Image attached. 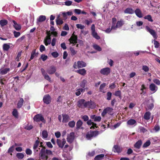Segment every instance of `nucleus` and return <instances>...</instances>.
<instances>
[{
	"mask_svg": "<svg viewBox=\"0 0 160 160\" xmlns=\"http://www.w3.org/2000/svg\"><path fill=\"white\" fill-rule=\"evenodd\" d=\"M87 65L86 63L83 61H78L77 62H74L73 67L74 68H80L85 67Z\"/></svg>",
	"mask_w": 160,
	"mask_h": 160,
	"instance_id": "f257e3e1",
	"label": "nucleus"
},
{
	"mask_svg": "<svg viewBox=\"0 0 160 160\" xmlns=\"http://www.w3.org/2000/svg\"><path fill=\"white\" fill-rule=\"evenodd\" d=\"M98 134V132L97 131H90L87 134L86 138L88 140H90L92 138L97 136Z\"/></svg>",
	"mask_w": 160,
	"mask_h": 160,
	"instance_id": "f03ea898",
	"label": "nucleus"
},
{
	"mask_svg": "<svg viewBox=\"0 0 160 160\" xmlns=\"http://www.w3.org/2000/svg\"><path fill=\"white\" fill-rule=\"evenodd\" d=\"M113 109L112 108L107 107L103 110L101 114L102 116L104 117L107 113L112 115L113 114Z\"/></svg>",
	"mask_w": 160,
	"mask_h": 160,
	"instance_id": "7ed1b4c3",
	"label": "nucleus"
},
{
	"mask_svg": "<svg viewBox=\"0 0 160 160\" xmlns=\"http://www.w3.org/2000/svg\"><path fill=\"white\" fill-rule=\"evenodd\" d=\"M33 120L37 122L41 121L44 123H45L46 121L42 115L40 114L36 115L33 118Z\"/></svg>",
	"mask_w": 160,
	"mask_h": 160,
	"instance_id": "20e7f679",
	"label": "nucleus"
},
{
	"mask_svg": "<svg viewBox=\"0 0 160 160\" xmlns=\"http://www.w3.org/2000/svg\"><path fill=\"white\" fill-rule=\"evenodd\" d=\"M40 158L44 160H47L48 157L45 152V148H42L40 153Z\"/></svg>",
	"mask_w": 160,
	"mask_h": 160,
	"instance_id": "39448f33",
	"label": "nucleus"
},
{
	"mask_svg": "<svg viewBox=\"0 0 160 160\" xmlns=\"http://www.w3.org/2000/svg\"><path fill=\"white\" fill-rule=\"evenodd\" d=\"M78 106L80 108H87V102L83 99L79 100L78 102Z\"/></svg>",
	"mask_w": 160,
	"mask_h": 160,
	"instance_id": "423d86ee",
	"label": "nucleus"
},
{
	"mask_svg": "<svg viewBox=\"0 0 160 160\" xmlns=\"http://www.w3.org/2000/svg\"><path fill=\"white\" fill-rule=\"evenodd\" d=\"M91 30L92 31V35L94 38L97 39H99L100 38V37L98 35L97 33L95 31V28L94 24H92L91 27Z\"/></svg>",
	"mask_w": 160,
	"mask_h": 160,
	"instance_id": "0eeeda50",
	"label": "nucleus"
},
{
	"mask_svg": "<svg viewBox=\"0 0 160 160\" xmlns=\"http://www.w3.org/2000/svg\"><path fill=\"white\" fill-rule=\"evenodd\" d=\"M145 28L147 31L150 33L154 38L155 39L157 38V36L156 33L154 30L151 29L148 26H146Z\"/></svg>",
	"mask_w": 160,
	"mask_h": 160,
	"instance_id": "6e6552de",
	"label": "nucleus"
},
{
	"mask_svg": "<svg viewBox=\"0 0 160 160\" xmlns=\"http://www.w3.org/2000/svg\"><path fill=\"white\" fill-rule=\"evenodd\" d=\"M124 23V21L122 19H121L119 21H118L115 25L113 24V27L116 30L117 28L121 27Z\"/></svg>",
	"mask_w": 160,
	"mask_h": 160,
	"instance_id": "1a4fd4ad",
	"label": "nucleus"
},
{
	"mask_svg": "<svg viewBox=\"0 0 160 160\" xmlns=\"http://www.w3.org/2000/svg\"><path fill=\"white\" fill-rule=\"evenodd\" d=\"M43 102L47 104H49L51 102V98L50 96L48 94L44 95L43 98Z\"/></svg>",
	"mask_w": 160,
	"mask_h": 160,
	"instance_id": "9d476101",
	"label": "nucleus"
},
{
	"mask_svg": "<svg viewBox=\"0 0 160 160\" xmlns=\"http://www.w3.org/2000/svg\"><path fill=\"white\" fill-rule=\"evenodd\" d=\"M110 69L109 68L107 67L102 69L100 72L102 75H107L110 73Z\"/></svg>",
	"mask_w": 160,
	"mask_h": 160,
	"instance_id": "9b49d317",
	"label": "nucleus"
},
{
	"mask_svg": "<svg viewBox=\"0 0 160 160\" xmlns=\"http://www.w3.org/2000/svg\"><path fill=\"white\" fill-rule=\"evenodd\" d=\"M137 124L136 121L132 119H129L127 122V124L129 127H133L135 126Z\"/></svg>",
	"mask_w": 160,
	"mask_h": 160,
	"instance_id": "f8f14e48",
	"label": "nucleus"
},
{
	"mask_svg": "<svg viewBox=\"0 0 160 160\" xmlns=\"http://www.w3.org/2000/svg\"><path fill=\"white\" fill-rule=\"evenodd\" d=\"M66 142V140L63 138L62 140L60 139H57V143L58 146L61 148H62L64 144Z\"/></svg>",
	"mask_w": 160,
	"mask_h": 160,
	"instance_id": "ddd939ff",
	"label": "nucleus"
},
{
	"mask_svg": "<svg viewBox=\"0 0 160 160\" xmlns=\"http://www.w3.org/2000/svg\"><path fill=\"white\" fill-rule=\"evenodd\" d=\"M41 70L42 74L43 76L44 77V78L47 80L49 82H51L52 81L51 80V78L46 73L44 69L42 68Z\"/></svg>",
	"mask_w": 160,
	"mask_h": 160,
	"instance_id": "4468645a",
	"label": "nucleus"
},
{
	"mask_svg": "<svg viewBox=\"0 0 160 160\" xmlns=\"http://www.w3.org/2000/svg\"><path fill=\"white\" fill-rule=\"evenodd\" d=\"M77 37L73 33L71 38L69 39V41L70 43L73 44L74 45L77 42Z\"/></svg>",
	"mask_w": 160,
	"mask_h": 160,
	"instance_id": "2eb2a0df",
	"label": "nucleus"
},
{
	"mask_svg": "<svg viewBox=\"0 0 160 160\" xmlns=\"http://www.w3.org/2000/svg\"><path fill=\"white\" fill-rule=\"evenodd\" d=\"M56 71V68L53 66H52L47 69V72L49 74H52L54 73Z\"/></svg>",
	"mask_w": 160,
	"mask_h": 160,
	"instance_id": "dca6fc26",
	"label": "nucleus"
},
{
	"mask_svg": "<svg viewBox=\"0 0 160 160\" xmlns=\"http://www.w3.org/2000/svg\"><path fill=\"white\" fill-rule=\"evenodd\" d=\"M46 19V17L44 15H40L37 19V24L39 25L41 22H44Z\"/></svg>",
	"mask_w": 160,
	"mask_h": 160,
	"instance_id": "f3484780",
	"label": "nucleus"
},
{
	"mask_svg": "<svg viewBox=\"0 0 160 160\" xmlns=\"http://www.w3.org/2000/svg\"><path fill=\"white\" fill-rule=\"evenodd\" d=\"M74 138V133L73 132H71L68 135L67 138V141L69 143H72Z\"/></svg>",
	"mask_w": 160,
	"mask_h": 160,
	"instance_id": "a211bd4d",
	"label": "nucleus"
},
{
	"mask_svg": "<svg viewBox=\"0 0 160 160\" xmlns=\"http://www.w3.org/2000/svg\"><path fill=\"white\" fill-rule=\"evenodd\" d=\"M96 107L95 103L93 101H90L87 102V108H94Z\"/></svg>",
	"mask_w": 160,
	"mask_h": 160,
	"instance_id": "6ab92c4d",
	"label": "nucleus"
},
{
	"mask_svg": "<svg viewBox=\"0 0 160 160\" xmlns=\"http://www.w3.org/2000/svg\"><path fill=\"white\" fill-rule=\"evenodd\" d=\"M122 150V148L120 146L118 145H114L112 149L114 152H120Z\"/></svg>",
	"mask_w": 160,
	"mask_h": 160,
	"instance_id": "aec40b11",
	"label": "nucleus"
},
{
	"mask_svg": "<svg viewBox=\"0 0 160 160\" xmlns=\"http://www.w3.org/2000/svg\"><path fill=\"white\" fill-rule=\"evenodd\" d=\"M62 122L63 123H66L68 122L69 120V117L67 114H62Z\"/></svg>",
	"mask_w": 160,
	"mask_h": 160,
	"instance_id": "412c9836",
	"label": "nucleus"
},
{
	"mask_svg": "<svg viewBox=\"0 0 160 160\" xmlns=\"http://www.w3.org/2000/svg\"><path fill=\"white\" fill-rule=\"evenodd\" d=\"M149 88L153 92V93L155 92L158 89V87L153 83H152L150 85Z\"/></svg>",
	"mask_w": 160,
	"mask_h": 160,
	"instance_id": "4be33fe9",
	"label": "nucleus"
},
{
	"mask_svg": "<svg viewBox=\"0 0 160 160\" xmlns=\"http://www.w3.org/2000/svg\"><path fill=\"white\" fill-rule=\"evenodd\" d=\"M10 68H2L0 69V73L1 74L4 75L9 71Z\"/></svg>",
	"mask_w": 160,
	"mask_h": 160,
	"instance_id": "5701e85b",
	"label": "nucleus"
},
{
	"mask_svg": "<svg viewBox=\"0 0 160 160\" xmlns=\"http://www.w3.org/2000/svg\"><path fill=\"white\" fill-rule=\"evenodd\" d=\"M44 43L46 46L50 44L51 42V39L50 35H48L47 36L44 40Z\"/></svg>",
	"mask_w": 160,
	"mask_h": 160,
	"instance_id": "b1692460",
	"label": "nucleus"
},
{
	"mask_svg": "<svg viewBox=\"0 0 160 160\" xmlns=\"http://www.w3.org/2000/svg\"><path fill=\"white\" fill-rule=\"evenodd\" d=\"M113 25H111V28H108L106 29L103 30V31L107 33H109L111 32H113L116 30L113 27Z\"/></svg>",
	"mask_w": 160,
	"mask_h": 160,
	"instance_id": "393cba45",
	"label": "nucleus"
},
{
	"mask_svg": "<svg viewBox=\"0 0 160 160\" xmlns=\"http://www.w3.org/2000/svg\"><path fill=\"white\" fill-rule=\"evenodd\" d=\"M87 123L88 125H92L90 127L91 129L94 128H97L96 124L92 122L91 120L88 121Z\"/></svg>",
	"mask_w": 160,
	"mask_h": 160,
	"instance_id": "a878e982",
	"label": "nucleus"
},
{
	"mask_svg": "<svg viewBox=\"0 0 160 160\" xmlns=\"http://www.w3.org/2000/svg\"><path fill=\"white\" fill-rule=\"evenodd\" d=\"M41 135L43 139L45 140L47 139L48 134L47 131L45 130H43L42 132Z\"/></svg>",
	"mask_w": 160,
	"mask_h": 160,
	"instance_id": "bb28decb",
	"label": "nucleus"
},
{
	"mask_svg": "<svg viewBox=\"0 0 160 160\" xmlns=\"http://www.w3.org/2000/svg\"><path fill=\"white\" fill-rule=\"evenodd\" d=\"M76 72L79 73L82 75H84L86 73V71L84 68L79 69L77 70Z\"/></svg>",
	"mask_w": 160,
	"mask_h": 160,
	"instance_id": "cd10ccee",
	"label": "nucleus"
},
{
	"mask_svg": "<svg viewBox=\"0 0 160 160\" xmlns=\"http://www.w3.org/2000/svg\"><path fill=\"white\" fill-rule=\"evenodd\" d=\"M136 15L138 17L141 18L142 17V15L141 11L140 9L137 8L135 11Z\"/></svg>",
	"mask_w": 160,
	"mask_h": 160,
	"instance_id": "c85d7f7f",
	"label": "nucleus"
},
{
	"mask_svg": "<svg viewBox=\"0 0 160 160\" xmlns=\"http://www.w3.org/2000/svg\"><path fill=\"white\" fill-rule=\"evenodd\" d=\"M85 88H80L76 90L75 94L77 96H79L81 93V92L85 91Z\"/></svg>",
	"mask_w": 160,
	"mask_h": 160,
	"instance_id": "c756f323",
	"label": "nucleus"
},
{
	"mask_svg": "<svg viewBox=\"0 0 160 160\" xmlns=\"http://www.w3.org/2000/svg\"><path fill=\"white\" fill-rule=\"evenodd\" d=\"M39 142L38 140H37L34 145L33 148L34 149V152L36 153L38 151V146L39 144Z\"/></svg>",
	"mask_w": 160,
	"mask_h": 160,
	"instance_id": "7c9ffc66",
	"label": "nucleus"
},
{
	"mask_svg": "<svg viewBox=\"0 0 160 160\" xmlns=\"http://www.w3.org/2000/svg\"><path fill=\"white\" fill-rule=\"evenodd\" d=\"M105 156L104 154H100L96 156L95 158V160H103Z\"/></svg>",
	"mask_w": 160,
	"mask_h": 160,
	"instance_id": "2f4dec72",
	"label": "nucleus"
},
{
	"mask_svg": "<svg viewBox=\"0 0 160 160\" xmlns=\"http://www.w3.org/2000/svg\"><path fill=\"white\" fill-rule=\"evenodd\" d=\"M142 144V142L141 140L138 141L134 144V147L135 148L139 149Z\"/></svg>",
	"mask_w": 160,
	"mask_h": 160,
	"instance_id": "473e14b6",
	"label": "nucleus"
},
{
	"mask_svg": "<svg viewBox=\"0 0 160 160\" xmlns=\"http://www.w3.org/2000/svg\"><path fill=\"white\" fill-rule=\"evenodd\" d=\"M60 15H58L56 19V23L57 25H61L63 22L62 19L60 18Z\"/></svg>",
	"mask_w": 160,
	"mask_h": 160,
	"instance_id": "72a5a7b5",
	"label": "nucleus"
},
{
	"mask_svg": "<svg viewBox=\"0 0 160 160\" xmlns=\"http://www.w3.org/2000/svg\"><path fill=\"white\" fill-rule=\"evenodd\" d=\"M13 27L16 30H19L21 29V26L19 24H17L14 21H13Z\"/></svg>",
	"mask_w": 160,
	"mask_h": 160,
	"instance_id": "f704fd0d",
	"label": "nucleus"
},
{
	"mask_svg": "<svg viewBox=\"0 0 160 160\" xmlns=\"http://www.w3.org/2000/svg\"><path fill=\"white\" fill-rule=\"evenodd\" d=\"M38 54V53L36 52V49H34L33 50L31 53V56L30 57V59L32 60L33 59V58L35 57H37Z\"/></svg>",
	"mask_w": 160,
	"mask_h": 160,
	"instance_id": "c9c22d12",
	"label": "nucleus"
},
{
	"mask_svg": "<svg viewBox=\"0 0 160 160\" xmlns=\"http://www.w3.org/2000/svg\"><path fill=\"white\" fill-rule=\"evenodd\" d=\"M11 44V43H5L3 44V48L4 51H8L10 48V45Z\"/></svg>",
	"mask_w": 160,
	"mask_h": 160,
	"instance_id": "e433bc0d",
	"label": "nucleus"
},
{
	"mask_svg": "<svg viewBox=\"0 0 160 160\" xmlns=\"http://www.w3.org/2000/svg\"><path fill=\"white\" fill-rule=\"evenodd\" d=\"M134 12V11L131 8H127L124 11V12L126 13L129 14H133Z\"/></svg>",
	"mask_w": 160,
	"mask_h": 160,
	"instance_id": "4c0bfd02",
	"label": "nucleus"
},
{
	"mask_svg": "<svg viewBox=\"0 0 160 160\" xmlns=\"http://www.w3.org/2000/svg\"><path fill=\"white\" fill-rule=\"evenodd\" d=\"M8 23V21L5 19H2L0 21V25L1 27H3Z\"/></svg>",
	"mask_w": 160,
	"mask_h": 160,
	"instance_id": "58836bf2",
	"label": "nucleus"
},
{
	"mask_svg": "<svg viewBox=\"0 0 160 160\" xmlns=\"http://www.w3.org/2000/svg\"><path fill=\"white\" fill-rule=\"evenodd\" d=\"M62 0H52L53 4L58 5H64L63 3L62 2Z\"/></svg>",
	"mask_w": 160,
	"mask_h": 160,
	"instance_id": "ea45409f",
	"label": "nucleus"
},
{
	"mask_svg": "<svg viewBox=\"0 0 160 160\" xmlns=\"http://www.w3.org/2000/svg\"><path fill=\"white\" fill-rule=\"evenodd\" d=\"M24 102V100L22 98H21L20 99L18 104V108H20L22 106Z\"/></svg>",
	"mask_w": 160,
	"mask_h": 160,
	"instance_id": "a19ab883",
	"label": "nucleus"
},
{
	"mask_svg": "<svg viewBox=\"0 0 160 160\" xmlns=\"http://www.w3.org/2000/svg\"><path fill=\"white\" fill-rule=\"evenodd\" d=\"M87 82V81L85 80H83L79 84V85L80 86V87L81 88H84L85 87V85L86 84Z\"/></svg>",
	"mask_w": 160,
	"mask_h": 160,
	"instance_id": "79ce46f5",
	"label": "nucleus"
},
{
	"mask_svg": "<svg viewBox=\"0 0 160 160\" xmlns=\"http://www.w3.org/2000/svg\"><path fill=\"white\" fill-rule=\"evenodd\" d=\"M151 113L149 112H147L144 115V118L146 120H149L150 118Z\"/></svg>",
	"mask_w": 160,
	"mask_h": 160,
	"instance_id": "37998d69",
	"label": "nucleus"
},
{
	"mask_svg": "<svg viewBox=\"0 0 160 160\" xmlns=\"http://www.w3.org/2000/svg\"><path fill=\"white\" fill-rule=\"evenodd\" d=\"M82 124V122L81 120H78L77 122L76 126L77 129L80 128Z\"/></svg>",
	"mask_w": 160,
	"mask_h": 160,
	"instance_id": "c03bdc74",
	"label": "nucleus"
},
{
	"mask_svg": "<svg viewBox=\"0 0 160 160\" xmlns=\"http://www.w3.org/2000/svg\"><path fill=\"white\" fill-rule=\"evenodd\" d=\"M93 47L95 50H97L98 51H100L102 50V48H101L96 44H93Z\"/></svg>",
	"mask_w": 160,
	"mask_h": 160,
	"instance_id": "a18cd8bd",
	"label": "nucleus"
},
{
	"mask_svg": "<svg viewBox=\"0 0 160 160\" xmlns=\"http://www.w3.org/2000/svg\"><path fill=\"white\" fill-rule=\"evenodd\" d=\"M151 144V142L150 140L147 141L143 145V147L146 148L149 146Z\"/></svg>",
	"mask_w": 160,
	"mask_h": 160,
	"instance_id": "49530a36",
	"label": "nucleus"
},
{
	"mask_svg": "<svg viewBox=\"0 0 160 160\" xmlns=\"http://www.w3.org/2000/svg\"><path fill=\"white\" fill-rule=\"evenodd\" d=\"M144 18L146 19H147L150 22H152L153 21L152 17L150 15H148L145 16L144 17Z\"/></svg>",
	"mask_w": 160,
	"mask_h": 160,
	"instance_id": "de8ad7c7",
	"label": "nucleus"
},
{
	"mask_svg": "<svg viewBox=\"0 0 160 160\" xmlns=\"http://www.w3.org/2000/svg\"><path fill=\"white\" fill-rule=\"evenodd\" d=\"M75 122L74 121H70L68 123L69 127L72 128H73L75 126Z\"/></svg>",
	"mask_w": 160,
	"mask_h": 160,
	"instance_id": "09e8293b",
	"label": "nucleus"
},
{
	"mask_svg": "<svg viewBox=\"0 0 160 160\" xmlns=\"http://www.w3.org/2000/svg\"><path fill=\"white\" fill-rule=\"evenodd\" d=\"M16 156L19 159H21L24 158V155L22 153H18L16 154Z\"/></svg>",
	"mask_w": 160,
	"mask_h": 160,
	"instance_id": "8fccbe9b",
	"label": "nucleus"
},
{
	"mask_svg": "<svg viewBox=\"0 0 160 160\" xmlns=\"http://www.w3.org/2000/svg\"><path fill=\"white\" fill-rule=\"evenodd\" d=\"M105 86L106 84L105 83H102L100 85L99 89L101 92H105L103 90V89L105 87Z\"/></svg>",
	"mask_w": 160,
	"mask_h": 160,
	"instance_id": "3c124183",
	"label": "nucleus"
},
{
	"mask_svg": "<svg viewBox=\"0 0 160 160\" xmlns=\"http://www.w3.org/2000/svg\"><path fill=\"white\" fill-rule=\"evenodd\" d=\"M33 128L32 125L31 124H28L24 126V128L28 130H30L32 129Z\"/></svg>",
	"mask_w": 160,
	"mask_h": 160,
	"instance_id": "603ef678",
	"label": "nucleus"
},
{
	"mask_svg": "<svg viewBox=\"0 0 160 160\" xmlns=\"http://www.w3.org/2000/svg\"><path fill=\"white\" fill-rule=\"evenodd\" d=\"M12 115L15 117L17 118L18 116V112L17 110L16 109H14L12 112Z\"/></svg>",
	"mask_w": 160,
	"mask_h": 160,
	"instance_id": "864d4df0",
	"label": "nucleus"
},
{
	"mask_svg": "<svg viewBox=\"0 0 160 160\" xmlns=\"http://www.w3.org/2000/svg\"><path fill=\"white\" fill-rule=\"evenodd\" d=\"M70 50L71 52V54L72 55H75L77 53V51H75L73 48H70Z\"/></svg>",
	"mask_w": 160,
	"mask_h": 160,
	"instance_id": "5fc2aeb1",
	"label": "nucleus"
},
{
	"mask_svg": "<svg viewBox=\"0 0 160 160\" xmlns=\"http://www.w3.org/2000/svg\"><path fill=\"white\" fill-rule=\"evenodd\" d=\"M142 69L145 72H147L149 71V68L146 65H143L142 67Z\"/></svg>",
	"mask_w": 160,
	"mask_h": 160,
	"instance_id": "6e6d98bb",
	"label": "nucleus"
},
{
	"mask_svg": "<svg viewBox=\"0 0 160 160\" xmlns=\"http://www.w3.org/2000/svg\"><path fill=\"white\" fill-rule=\"evenodd\" d=\"M61 15H62V17L64 18V19H66L67 18V14L66 12H60L59 15H60V16Z\"/></svg>",
	"mask_w": 160,
	"mask_h": 160,
	"instance_id": "4d7b16f0",
	"label": "nucleus"
},
{
	"mask_svg": "<svg viewBox=\"0 0 160 160\" xmlns=\"http://www.w3.org/2000/svg\"><path fill=\"white\" fill-rule=\"evenodd\" d=\"M76 26L77 28L81 29H82L85 28V26L84 25H82L81 24H77Z\"/></svg>",
	"mask_w": 160,
	"mask_h": 160,
	"instance_id": "13d9d810",
	"label": "nucleus"
},
{
	"mask_svg": "<svg viewBox=\"0 0 160 160\" xmlns=\"http://www.w3.org/2000/svg\"><path fill=\"white\" fill-rule=\"evenodd\" d=\"M25 152L27 155H31L32 154V151L29 148H27Z\"/></svg>",
	"mask_w": 160,
	"mask_h": 160,
	"instance_id": "bf43d9fd",
	"label": "nucleus"
},
{
	"mask_svg": "<svg viewBox=\"0 0 160 160\" xmlns=\"http://www.w3.org/2000/svg\"><path fill=\"white\" fill-rule=\"evenodd\" d=\"M41 58L42 59L43 61H44L47 59L48 56L44 54H42L41 56Z\"/></svg>",
	"mask_w": 160,
	"mask_h": 160,
	"instance_id": "052dcab7",
	"label": "nucleus"
},
{
	"mask_svg": "<svg viewBox=\"0 0 160 160\" xmlns=\"http://www.w3.org/2000/svg\"><path fill=\"white\" fill-rule=\"evenodd\" d=\"M72 1L68 0L64 2V5L67 6H69L72 5Z\"/></svg>",
	"mask_w": 160,
	"mask_h": 160,
	"instance_id": "680f3d73",
	"label": "nucleus"
},
{
	"mask_svg": "<svg viewBox=\"0 0 160 160\" xmlns=\"http://www.w3.org/2000/svg\"><path fill=\"white\" fill-rule=\"evenodd\" d=\"M51 54L55 58H57L58 56V53L57 52H53Z\"/></svg>",
	"mask_w": 160,
	"mask_h": 160,
	"instance_id": "e2e57ef3",
	"label": "nucleus"
},
{
	"mask_svg": "<svg viewBox=\"0 0 160 160\" xmlns=\"http://www.w3.org/2000/svg\"><path fill=\"white\" fill-rule=\"evenodd\" d=\"M153 41L155 47L156 48H158L159 46V43L155 39Z\"/></svg>",
	"mask_w": 160,
	"mask_h": 160,
	"instance_id": "0e129e2a",
	"label": "nucleus"
},
{
	"mask_svg": "<svg viewBox=\"0 0 160 160\" xmlns=\"http://www.w3.org/2000/svg\"><path fill=\"white\" fill-rule=\"evenodd\" d=\"M13 34L14 35V36L15 38H17L20 35V33L19 32H18L16 31H14L13 32Z\"/></svg>",
	"mask_w": 160,
	"mask_h": 160,
	"instance_id": "69168bd1",
	"label": "nucleus"
},
{
	"mask_svg": "<svg viewBox=\"0 0 160 160\" xmlns=\"http://www.w3.org/2000/svg\"><path fill=\"white\" fill-rule=\"evenodd\" d=\"M101 119V118L100 116H96L95 118L94 121L95 122H100Z\"/></svg>",
	"mask_w": 160,
	"mask_h": 160,
	"instance_id": "338daca9",
	"label": "nucleus"
},
{
	"mask_svg": "<svg viewBox=\"0 0 160 160\" xmlns=\"http://www.w3.org/2000/svg\"><path fill=\"white\" fill-rule=\"evenodd\" d=\"M45 47L44 45H40V47L39 50L41 52H42L43 51L45 50Z\"/></svg>",
	"mask_w": 160,
	"mask_h": 160,
	"instance_id": "774afa93",
	"label": "nucleus"
}]
</instances>
